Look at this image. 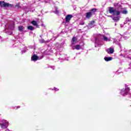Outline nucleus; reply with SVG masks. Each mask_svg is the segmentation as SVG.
I'll return each mask as SVG.
<instances>
[{
    "instance_id": "nucleus-22",
    "label": "nucleus",
    "mask_w": 131,
    "mask_h": 131,
    "mask_svg": "<svg viewBox=\"0 0 131 131\" xmlns=\"http://www.w3.org/2000/svg\"><path fill=\"white\" fill-rule=\"evenodd\" d=\"M54 91H59V89H58L57 88H54Z\"/></svg>"
},
{
    "instance_id": "nucleus-18",
    "label": "nucleus",
    "mask_w": 131,
    "mask_h": 131,
    "mask_svg": "<svg viewBox=\"0 0 131 131\" xmlns=\"http://www.w3.org/2000/svg\"><path fill=\"white\" fill-rule=\"evenodd\" d=\"M96 11H97V9L96 8H94L91 10L92 14H93V13H96Z\"/></svg>"
},
{
    "instance_id": "nucleus-24",
    "label": "nucleus",
    "mask_w": 131,
    "mask_h": 131,
    "mask_svg": "<svg viewBox=\"0 0 131 131\" xmlns=\"http://www.w3.org/2000/svg\"><path fill=\"white\" fill-rule=\"evenodd\" d=\"M52 69L54 70L55 69V67H52Z\"/></svg>"
},
{
    "instance_id": "nucleus-1",
    "label": "nucleus",
    "mask_w": 131,
    "mask_h": 131,
    "mask_svg": "<svg viewBox=\"0 0 131 131\" xmlns=\"http://www.w3.org/2000/svg\"><path fill=\"white\" fill-rule=\"evenodd\" d=\"M108 11L109 13L110 14H112L113 16H117L114 17L111 16L115 22H118V21H119V17L118 15H120V11L117 10L113 7H108Z\"/></svg>"
},
{
    "instance_id": "nucleus-2",
    "label": "nucleus",
    "mask_w": 131,
    "mask_h": 131,
    "mask_svg": "<svg viewBox=\"0 0 131 131\" xmlns=\"http://www.w3.org/2000/svg\"><path fill=\"white\" fill-rule=\"evenodd\" d=\"M101 38H102L103 40H104V41H110V39H111V37H110V35L109 34H106V35L99 34L98 35V38L95 39L96 42H97V41H100L101 39Z\"/></svg>"
},
{
    "instance_id": "nucleus-14",
    "label": "nucleus",
    "mask_w": 131,
    "mask_h": 131,
    "mask_svg": "<svg viewBox=\"0 0 131 131\" xmlns=\"http://www.w3.org/2000/svg\"><path fill=\"white\" fill-rule=\"evenodd\" d=\"M32 24L33 25H34V26H36V27H37L38 28V26L37 25V23H36V21L35 20H33L32 22H31Z\"/></svg>"
},
{
    "instance_id": "nucleus-21",
    "label": "nucleus",
    "mask_w": 131,
    "mask_h": 131,
    "mask_svg": "<svg viewBox=\"0 0 131 131\" xmlns=\"http://www.w3.org/2000/svg\"><path fill=\"white\" fill-rule=\"evenodd\" d=\"M80 25H84V21H81L79 23Z\"/></svg>"
},
{
    "instance_id": "nucleus-26",
    "label": "nucleus",
    "mask_w": 131,
    "mask_h": 131,
    "mask_svg": "<svg viewBox=\"0 0 131 131\" xmlns=\"http://www.w3.org/2000/svg\"><path fill=\"white\" fill-rule=\"evenodd\" d=\"M59 13V11H57V13Z\"/></svg>"
},
{
    "instance_id": "nucleus-7",
    "label": "nucleus",
    "mask_w": 131,
    "mask_h": 131,
    "mask_svg": "<svg viewBox=\"0 0 131 131\" xmlns=\"http://www.w3.org/2000/svg\"><path fill=\"white\" fill-rule=\"evenodd\" d=\"M77 42V39L75 37H73L72 38V41H71V47L72 48V46H74L75 43Z\"/></svg>"
},
{
    "instance_id": "nucleus-12",
    "label": "nucleus",
    "mask_w": 131,
    "mask_h": 131,
    "mask_svg": "<svg viewBox=\"0 0 131 131\" xmlns=\"http://www.w3.org/2000/svg\"><path fill=\"white\" fill-rule=\"evenodd\" d=\"M94 24H95V21H92L89 24V25L88 26V28H93V27H94L95 26V25Z\"/></svg>"
},
{
    "instance_id": "nucleus-9",
    "label": "nucleus",
    "mask_w": 131,
    "mask_h": 131,
    "mask_svg": "<svg viewBox=\"0 0 131 131\" xmlns=\"http://www.w3.org/2000/svg\"><path fill=\"white\" fill-rule=\"evenodd\" d=\"M72 49L73 50H80L81 49V46L80 45H76V46H72Z\"/></svg>"
},
{
    "instance_id": "nucleus-23",
    "label": "nucleus",
    "mask_w": 131,
    "mask_h": 131,
    "mask_svg": "<svg viewBox=\"0 0 131 131\" xmlns=\"http://www.w3.org/2000/svg\"><path fill=\"white\" fill-rule=\"evenodd\" d=\"M115 42L117 45H119V42H118V41H115V42Z\"/></svg>"
},
{
    "instance_id": "nucleus-20",
    "label": "nucleus",
    "mask_w": 131,
    "mask_h": 131,
    "mask_svg": "<svg viewBox=\"0 0 131 131\" xmlns=\"http://www.w3.org/2000/svg\"><path fill=\"white\" fill-rule=\"evenodd\" d=\"M122 13V14H127V11H126V10H123Z\"/></svg>"
},
{
    "instance_id": "nucleus-15",
    "label": "nucleus",
    "mask_w": 131,
    "mask_h": 131,
    "mask_svg": "<svg viewBox=\"0 0 131 131\" xmlns=\"http://www.w3.org/2000/svg\"><path fill=\"white\" fill-rule=\"evenodd\" d=\"M39 42L41 43H45V42L47 43V42H49V41H45V39H41L39 40Z\"/></svg>"
},
{
    "instance_id": "nucleus-6",
    "label": "nucleus",
    "mask_w": 131,
    "mask_h": 131,
    "mask_svg": "<svg viewBox=\"0 0 131 131\" xmlns=\"http://www.w3.org/2000/svg\"><path fill=\"white\" fill-rule=\"evenodd\" d=\"M72 18H73V15L71 14L67 15L65 18L66 22H67V23L69 22V21L71 20Z\"/></svg>"
},
{
    "instance_id": "nucleus-17",
    "label": "nucleus",
    "mask_w": 131,
    "mask_h": 131,
    "mask_svg": "<svg viewBox=\"0 0 131 131\" xmlns=\"http://www.w3.org/2000/svg\"><path fill=\"white\" fill-rule=\"evenodd\" d=\"M28 29H29V30H34V28H33V27H32L31 26H29L28 27Z\"/></svg>"
},
{
    "instance_id": "nucleus-8",
    "label": "nucleus",
    "mask_w": 131,
    "mask_h": 131,
    "mask_svg": "<svg viewBox=\"0 0 131 131\" xmlns=\"http://www.w3.org/2000/svg\"><path fill=\"white\" fill-rule=\"evenodd\" d=\"M31 59L32 61H37V60H39V58L38 57L37 55L34 54L32 56Z\"/></svg>"
},
{
    "instance_id": "nucleus-10",
    "label": "nucleus",
    "mask_w": 131,
    "mask_h": 131,
    "mask_svg": "<svg viewBox=\"0 0 131 131\" xmlns=\"http://www.w3.org/2000/svg\"><path fill=\"white\" fill-rule=\"evenodd\" d=\"M108 54H113L114 53V49L113 48H110L106 50Z\"/></svg>"
},
{
    "instance_id": "nucleus-5",
    "label": "nucleus",
    "mask_w": 131,
    "mask_h": 131,
    "mask_svg": "<svg viewBox=\"0 0 131 131\" xmlns=\"http://www.w3.org/2000/svg\"><path fill=\"white\" fill-rule=\"evenodd\" d=\"M8 125H9V122L7 121L4 123H0V126H1L2 128L3 129L7 128L8 127Z\"/></svg>"
},
{
    "instance_id": "nucleus-16",
    "label": "nucleus",
    "mask_w": 131,
    "mask_h": 131,
    "mask_svg": "<svg viewBox=\"0 0 131 131\" xmlns=\"http://www.w3.org/2000/svg\"><path fill=\"white\" fill-rule=\"evenodd\" d=\"M14 27H15L14 26V24H13L12 25L9 26V29H11V30H13V29H14Z\"/></svg>"
},
{
    "instance_id": "nucleus-13",
    "label": "nucleus",
    "mask_w": 131,
    "mask_h": 131,
    "mask_svg": "<svg viewBox=\"0 0 131 131\" xmlns=\"http://www.w3.org/2000/svg\"><path fill=\"white\" fill-rule=\"evenodd\" d=\"M112 59L113 58L111 57H104V60L106 62H108L109 61H111L112 60Z\"/></svg>"
},
{
    "instance_id": "nucleus-19",
    "label": "nucleus",
    "mask_w": 131,
    "mask_h": 131,
    "mask_svg": "<svg viewBox=\"0 0 131 131\" xmlns=\"http://www.w3.org/2000/svg\"><path fill=\"white\" fill-rule=\"evenodd\" d=\"M24 28H23L21 26L18 27V30H19V31H23V29Z\"/></svg>"
},
{
    "instance_id": "nucleus-11",
    "label": "nucleus",
    "mask_w": 131,
    "mask_h": 131,
    "mask_svg": "<svg viewBox=\"0 0 131 131\" xmlns=\"http://www.w3.org/2000/svg\"><path fill=\"white\" fill-rule=\"evenodd\" d=\"M93 16V14H92V12H89L86 13V18L87 19H90L91 17Z\"/></svg>"
},
{
    "instance_id": "nucleus-4",
    "label": "nucleus",
    "mask_w": 131,
    "mask_h": 131,
    "mask_svg": "<svg viewBox=\"0 0 131 131\" xmlns=\"http://www.w3.org/2000/svg\"><path fill=\"white\" fill-rule=\"evenodd\" d=\"M0 7H3V8H11L12 7V5L9 4V3H6L4 1H0Z\"/></svg>"
},
{
    "instance_id": "nucleus-3",
    "label": "nucleus",
    "mask_w": 131,
    "mask_h": 131,
    "mask_svg": "<svg viewBox=\"0 0 131 131\" xmlns=\"http://www.w3.org/2000/svg\"><path fill=\"white\" fill-rule=\"evenodd\" d=\"M130 91V89H129V87H128L127 86H125V89H123L120 91V94L122 95V96H127V95H128V92Z\"/></svg>"
},
{
    "instance_id": "nucleus-25",
    "label": "nucleus",
    "mask_w": 131,
    "mask_h": 131,
    "mask_svg": "<svg viewBox=\"0 0 131 131\" xmlns=\"http://www.w3.org/2000/svg\"><path fill=\"white\" fill-rule=\"evenodd\" d=\"M2 38V37L0 36V39Z\"/></svg>"
}]
</instances>
